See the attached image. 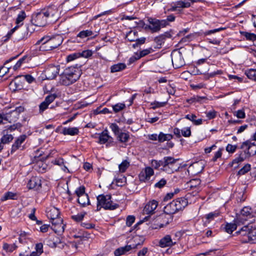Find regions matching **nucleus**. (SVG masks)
Here are the masks:
<instances>
[{
    "mask_svg": "<svg viewBox=\"0 0 256 256\" xmlns=\"http://www.w3.org/2000/svg\"><path fill=\"white\" fill-rule=\"evenodd\" d=\"M126 68V65L123 63H118L112 66L110 68L112 72H115L121 71Z\"/></svg>",
    "mask_w": 256,
    "mask_h": 256,
    "instance_id": "nucleus-34",
    "label": "nucleus"
},
{
    "mask_svg": "<svg viewBox=\"0 0 256 256\" xmlns=\"http://www.w3.org/2000/svg\"><path fill=\"white\" fill-rule=\"evenodd\" d=\"M135 218L132 216H128L126 220V224L128 226H130L134 222Z\"/></svg>",
    "mask_w": 256,
    "mask_h": 256,
    "instance_id": "nucleus-62",
    "label": "nucleus"
},
{
    "mask_svg": "<svg viewBox=\"0 0 256 256\" xmlns=\"http://www.w3.org/2000/svg\"><path fill=\"white\" fill-rule=\"evenodd\" d=\"M154 174L153 169L150 167H146L144 170H142L139 174V178L141 182L148 180L151 176Z\"/></svg>",
    "mask_w": 256,
    "mask_h": 256,
    "instance_id": "nucleus-14",
    "label": "nucleus"
},
{
    "mask_svg": "<svg viewBox=\"0 0 256 256\" xmlns=\"http://www.w3.org/2000/svg\"><path fill=\"white\" fill-rule=\"evenodd\" d=\"M47 244L52 248L56 247L57 246V241H54V238L52 240V238L47 240Z\"/></svg>",
    "mask_w": 256,
    "mask_h": 256,
    "instance_id": "nucleus-64",
    "label": "nucleus"
},
{
    "mask_svg": "<svg viewBox=\"0 0 256 256\" xmlns=\"http://www.w3.org/2000/svg\"><path fill=\"white\" fill-rule=\"evenodd\" d=\"M184 118L192 121L195 125L201 124L203 122V120L202 118L196 120V116L192 114L186 115Z\"/></svg>",
    "mask_w": 256,
    "mask_h": 256,
    "instance_id": "nucleus-28",
    "label": "nucleus"
},
{
    "mask_svg": "<svg viewBox=\"0 0 256 256\" xmlns=\"http://www.w3.org/2000/svg\"><path fill=\"white\" fill-rule=\"evenodd\" d=\"M152 50V48H150L140 51V54H136V56H137L136 58H140L143 56L148 55V54H150Z\"/></svg>",
    "mask_w": 256,
    "mask_h": 256,
    "instance_id": "nucleus-44",
    "label": "nucleus"
},
{
    "mask_svg": "<svg viewBox=\"0 0 256 256\" xmlns=\"http://www.w3.org/2000/svg\"><path fill=\"white\" fill-rule=\"evenodd\" d=\"M59 72L60 66L52 65L46 69L44 74L47 79L52 80L56 78Z\"/></svg>",
    "mask_w": 256,
    "mask_h": 256,
    "instance_id": "nucleus-10",
    "label": "nucleus"
},
{
    "mask_svg": "<svg viewBox=\"0 0 256 256\" xmlns=\"http://www.w3.org/2000/svg\"><path fill=\"white\" fill-rule=\"evenodd\" d=\"M52 162L54 164L62 166V169L64 172L68 171V168L65 165L66 162H64L63 158H58L54 160V161H52Z\"/></svg>",
    "mask_w": 256,
    "mask_h": 256,
    "instance_id": "nucleus-31",
    "label": "nucleus"
},
{
    "mask_svg": "<svg viewBox=\"0 0 256 256\" xmlns=\"http://www.w3.org/2000/svg\"><path fill=\"white\" fill-rule=\"evenodd\" d=\"M248 78L256 80V69H250L245 72Z\"/></svg>",
    "mask_w": 256,
    "mask_h": 256,
    "instance_id": "nucleus-41",
    "label": "nucleus"
},
{
    "mask_svg": "<svg viewBox=\"0 0 256 256\" xmlns=\"http://www.w3.org/2000/svg\"><path fill=\"white\" fill-rule=\"evenodd\" d=\"M45 38H48V41L53 49L58 48L63 42V38L62 36L60 34L51 37L50 36H45Z\"/></svg>",
    "mask_w": 256,
    "mask_h": 256,
    "instance_id": "nucleus-12",
    "label": "nucleus"
},
{
    "mask_svg": "<svg viewBox=\"0 0 256 256\" xmlns=\"http://www.w3.org/2000/svg\"><path fill=\"white\" fill-rule=\"evenodd\" d=\"M3 249L6 252H11L16 250V246L14 244H8L4 243L3 244Z\"/></svg>",
    "mask_w": 256,
    "mask_h": 256,
    "instance_id": "nucleus-42",
    "label": "nucleus"
},
{
    "mask_svg": "<svg viewBox=\"0 0 256 256\" xmlns=\"http://www.w3.org/2000/svg\"><path fill=\"white\" fill-rule=\"evenodd\" d=\"M78 202L83 207L89 205L90 202L88 194H84L78 197Z\"/></svg>",
    "mask_w": 256,
    "mask_h": 256,
    "instance_id": "nucleus-27",
    "label": "nucleus"
},
{
    "mask_svg": "<svg viewBox=\"0 0 256 256\" xmlns=\"http://www.w3.org/2000/svg\"><path fill=\"white\" fill-rule=\"evenodd\" d=\"M16 194L12 192H6L1 198L2 201H4L8 200H14Z\"/></svg>",
    "mask_w": 256,
    "mask_h": 256,
    "instance_id": "nucleus-38",
    "label": "nucleus"
},
{
    "mask_svg": "<svg viewBox=\"0 0 256 256\" xmlns=\"http://www.w3.org/2000/svg\"><path fill=\"white\" fill-rule=\"evenodd\" d=\"M237 148V146L228 144L226 147V150L229 153H234Z\"/></svg>",
    "mask_w": 256,
    "mask_h": 256,
    "instance_id": "nucleus-57",
    "label": "nucleus"
},
{
    "mask_svg": "<svg viewBox=\"0 0 256 256\" xmlns=\"http://www.w3.org/2000/svg\"><path fill=\"white\" fill-rule=\"evenodd\" d=\"M44 12H45L48 18L50 16L54 17L57 15L58 10L56 6H52L48 7L46 10L44 11Z\"/></svg>",
    "mask_w": 256,
    "mask_h": 256,
    "instance_id": "nucleus-29",
    "label": "nucleus"
},
{
    "mask_svg": "<svg viewBox=\"0 0 256 256\" xmlns=\"http://www.w3.org/2000/svg\"><path fill=\"white\" fill-rule=\"evenodd\" d=\"M166 184V180L164 178H162L159 182L155 184L154 186L161 188Z\"/></svg>",
    "mask_w": 256,
    "mask_h": 256,
    "instance_id": "nucleus-61",
    "label": "nucleus"
},
{
    "mask_svg": "<svg viewBox=\"0 0 256 256\" xmlns=\"http://www.w3.org/2000/svg\"><path fill=\"white\" fill-rule=\"evenodd\" d=\"M48 105L49 104L45 100L42 102L39 106L40 112H42L44 110H46L48 108Z\"/></svg>",
    "mask_w": 256,
    "mask_h": 256,
    "instance_id": "nucleus-63",
    "label": "nucleus"
},
{
    "mask_svg": "<svg viewBox=\"0 0 256 256\" xmlns=\"http://www.w3.org/2000/svg\"><path fill=\"white\" fill-rule=\"evenodd\" d=\"M110 139L112 140V138L108 135V131L105 130L100 134L99 143L100 144H105Z\"/></svg>",
    "mask_w": 256,
    "mask_h": 256,
    "instance_id": "nucleus-26",
    "label": "nucleus"
},
{
    "mask_svg": "<svg viewBox=\"0 0 256 256\" xmlns=\"http://www.w3.org/2000/svg\"><path fill=\"white\" fill-rule=\"evenodd\" d=\"M80 76V71L78 68L70 66L66 68L60 75V82L64 86H69L78 80Z\"/></svg>",
    "mask_w": 256,
    "mask_h": 256,
    "instance_id": "nucleus-1",
    "label": "nucleus"
},
{
    "mask_svg": "<svg viewBox=\"0 0 256 256\" xmlns=\"http://www.w3.org/2000/svg\"><path fill=\"white\" fill-rule=\"evenodd\" d=\"M151 164H152V166L154 167L156 169L158 168L160 166H162V168H163L164 164H164V159L162 160H161L160 161H158V160H152Z\"/></svg>",
    "mask_w": 256,
    "mask_h": 256,
    "instance_id": "nucleus-46",
    "label": "nucleus"
},
{
    "mask_svg": "<svg viewBox=\"0 0 256 256\" xmlns=\"http://www.w3.org/2000/svg\"><path fill=\"white\" fill-rule=\"evenodd\" d=\"M190 196V194H188L186 195V198H180L173 200L164 206V212L168 214H172L182 210L188 205V198Z\"/></svg>",
    "mask_w": 256,
    "mask_h": 256,
    "instance_id": "nucleus-2",
    "label": "nucleus"
},
{
    "mask_svg": "<svg viewBox=\"0 0 256 256\" xmlns=\"http://www.w3.org/2000/svg\"><path fill=\"white\" fill-rule=\"evenodd\" d=\"M244 36L246 37V40L254 41L256 40V34H252V33H250L248 32H244Z\"/></svg>",
    "mask_w": 256,
    "mask_h": 256,
    "instance_id": "nucleus-50",
    "label": "nucleus"
},
{
    "mask_svg": "<svg viewBox=\"0 0 256 256\" xmlns=\"http://www.w3.org/2000/svg\"><path fill=\"white\" fill-rule=\"evenodd\" d=\"M56 96L55 94H52L48 96L44 100L50 104L52 103L56 98Z\"/></svg>",
    "mask_w": 256,
    "mask_h": 256,
    "instance_id": "nucleus-59",
    "label": "nucleus"
},
{
    "mask_svg": "<svg viewBox=\"0 0 256 256\" xmlns=\"http://www.w3.org/2000/svg\"><path fill=\"white\" fill-rule=\"evenodd\" d=\"M250 170V164H245L241 169L238 172V174L240 175H243L248 172Z\"/></svg>",
    "mask_w": 256,
    "mask_h": 256,
    "instance_id": "nucleus-45",
    "label": "nucleus"
},
{
    "mask_svg": "<svg viewBox=\"0 0 256 256\" xmlns=\"http://www.w3.org/2000/svg\"><path fill=\"white\" fill-rule=\"evenodd\" d=\"M48 38H45V36H44L38 40L36 43V46L40 45L39 47V50L40 51H48L53 50V48L51 47L50 43L48 41Z\"/></svg>",
    "mask_w": 256,
    "mask_h": 256,
    "instance_id": "nucleus-13",
    "label": "nucleus"
},
{
    "mask_svg": "<svg viewBox=\"0 0 256 256\" xmlns=\"http://www.w3.org/2000/svg\"><path fill=\"white\" fill-rule=\"evenodd\" d=\"M124 108L125 104L122 103L117 104L112 106L113 110L116 112L120 111Z\"/></svg>",
    "mask_w": 256,
    "mask_h": 256,
    "instance_id": "nucleus-53",
    "label": "nucleus"
},
{
    "mask_svg": "<svg viewBox=\"0 0 256 256\" xmlns=\"http://www.w3.org/2000/svg\"><path fill=\"white\" fill-rule=\"evenodd\" d=\"M138 245H140L139 244H133L119 248L115 250L114 254L116 256H120L121 255L124 254L131 250L136 248Z\"/></svg>",
    "mask_w": 256,
    "mask_h": 256,
    "instance_id": "nucleus-15",
    "label": "nucleus"
},
{
    "mask_svg": "<svg viewBox=\"0 0 256 256\" xmlns=\"http://www.w3.org/2000/svg\"><path fill=\"white\" fill-rule=\"evenodd\" d=\"M154 42L158 44L161 46L162 44L164 42V36H162V35H160L156 38H155Z\"/></svg>",
    "mask_w": 256,
    "mask_h": 256,
    "instance_id": "nucleus-56",
    "label": "nucleus"
},
{
    "mask_svg": "<svg viewBox=\"0 0 256 256\" xmlns=\"http://www.w3.org/2000/svg\"><path fill=\"white\" fill-rule=\"evenodd\" d=\"M42 252L43 244L42 243H38L36 246V252H32L30 256H40Z\"/></svg>",
    "mask_w": 256,
    "mask_h": 256,
    "instance_id": "nucleus-35",
    "label": "nucleus"
},
{
    "mask_svg": "<svg viewBox=\"0 0 256 256\" xmlns=\"http://www.w3.org/2000/svg\"><path fill=\"white\" fill-rule=\"evenodd\" d=\"M75 192L78 197L84 194H86L85 192V188L84 186H80V187L78 188L76 190Z\"/></svg>",
    "mask_w": 256,
    "mask_h": 256,
    "instance_id": "nucleus-55",
    "label": "nucleus"
},
{
    "mask_svg": "<svg viewBox=\"0 0 256 256\" xmlns=\"http://www.w3.org/2000/svg\"><path fill=\"white\" fill-rule=\"evenodd\" d=\"M158 202L154 200L150 201L145 206L144 208V214H150L154 213V210L158 206Z\"/></svg>",
    "mask_w": 256,
    "mask_h": 256,
    "instance_id": "nucleus-17",
    "label": "nucleus"
},
{
    "mask_svg": "<svg viewBox=\"0 0 256 256\" xmlns=\"http://www.w3.org/2000/svg\"><path fill=\"white\" fill-rule=\"evenodd\" d=\"M60 212L58 209L55 207H52L47 212V216L50 220H54L59 217Z\"/></svg>",
    "mask_w": 256,
    "mask_h": 256,
    "instance_id": "nucleus-25",
    "label": "nucleus"
},
{
    "mask_svg": "<svg viewBox=\"0 0 256 256\" xmlns=\"http://www.w3.org/2000/svg\"><path fill=\"white\" fill-rule=\"evenodd\" d=\"M181 134L184 137H190L191 136V130L190 127L184 128L181 130Z\"/></svg>",
    "mask_w": 256,
    "mask_h": 256,
    "instance_id": "nucleus-48",
    "label": "nucleus"
},
{
    "mask_svg": "<svg viewBox=\"0 0 256 256\" xmlns=\"http://www.w3.org/2000/svg\"><path fill=\"white\" fill-rule=\"evenodd\" d=\"M220 215V213L218 212H214L209 213L206 214V218L210 221H211L216 217H218Z\"/></svg>",
    "mask_w": 256,
    "mask_h": 256,
    "instance_id": "nucleus-52",
    "label": "nucleus"
},
{
    "mask_svg": "<svg viewBox=\"0 0 256 256\" xmlns=\"http://www.w3.org/2000/svg\"><path fill=\"white\" fill-rule=\"evenodd\" d=\"M61 134L64 135H70L72 136L78 135L79 133V130L76 127L73 128H64Z\"/></svg>",
    "mask_w": 256,
    "mask_h": 256,
    "instance_id": "nucleus-22",
    "label": "nucleus"
},
{
    "mask_svg": "<svg viewBox=\"0 0 256 256\" xmlns=\"http://www.w3.org/2000/svg\"><path fill=\"white\" fill-rule=\"evenodd\" d=\"M130 138V136L128 133L120 132L117 135L118 140L121 142H126Z\"/></svg>",
    "mask_w": 256,
    "mask_h": 256,
    "instance_id": "nucleus-36",
    "label": "nucleus"
},
{
    "mask_svg": "<svg viewBox=\"0 0 256 256\" xmlns=\"http://www.w3.org/2000/svg\"><path fill=\"white\" fill-rule=\"evenodd\" d=\"M50 220L52 226L58 227L56 229L55 228H53L56 232H64V225L62 224V219L60 217H58V218H56L54 220Z\"/></svg>",
    "mask_w": 256,
    "mask_h": 256,
    "instance_id": "nucleus-19",
    "label": "nucleus"
},
{
    "mask_svg": "<svg viewBox=\"0 0 256 256\" xmlns=\"http://www.w3.org/2000/svg\"><path fill=\"white\" fill-rule=\"evenodd\" d=\"M86 213H80L72 216V218L76 222H80L84 218Z\"/></svg>",
    "mask_w": 256,
    "mask_h": 256,
    "instance_id": "nucleus-51",
    "label": "nucleus"
},
{
    "mask_svg": "<svg viewBox=\"0 0 256 256\" xmlns=\"http://www.w3.org/2000/svg\"><path fill=\"white\" fill-rule=\"evenodd\" d=\"M173 138V136L171 134H164L160 132L158 135V140L160 142H162L164 141H169Z\"/></svg>",
    "mask_w": 256,
    "mask_h": 256,
    "instance_id": "nucleus-30",
    "label": "nucleus"
},
{
    "mask_svg": "<svg viewBox=\"0 0 256 256\" xmlns=\"http://www.w3.org/2000/svg\"><path fill=\"white\" fill-rule=\"evenodd\" d=\"M206 98L204 96H194L192 98L188 100L187 101L189 103H192L194 102H200L202 100L206 99Z\"/></svg>",
    "mask_w": 256,
    "mask_h": 256,
    "instance_id": "nucleus-47",
    "label": "nucleus"
},
{
    "mask_svg": "<svg viewBox=\"0 0 256 256\" xmlns=\"http://www.w3.org/2000/svg\"><path fill=\"white\" fill-rule=\"evenodd\" d=\"M93 34V32L90 30H85L80 32L77 35V37H79L81 38H84L88 36H92Z\"/></svg>",
    "mask_w": 256,
    "mask_h": 256,
    "instance_id": "nucleus-40",
    "label": "nucleus"
},
{
    "mask_svg": "<svg viewBox=\"0 0 256 256\" xmlns=\"http://www.w3.org/2000/svg\"><path fill=\"white\" fill-rule=\"evenodd\" d=\"M27 187L30 190H39L42 188V179L38 176H33L28 182Z\"/></svg>",
    "mask_w": 256,
    "mask_h": 256,
    "instance_id": "nucleus-11",
    "label": "nucleus"
},
{
    "mask_svg": "<svg viewBox=\"0 0 256 256\" xmlns=\"http://www.w3.org/2000/svg\"><path fill=\"white\" fill-rule=\"evenodd\" d=\"M240 148L246 152V154L248 158L256 154V144L248 140L244 142Z\"/></svg>",
    "mask_w": 256,
    "mask_h": 256,
    "instance_id": "nucleus-7",
    "label": "nucleus"
},
{
    "mask_svg": "<svg viewBox=\"0 0 256 256\" xmlns=\"http://www.w3.org/2000/svg\"><path fill=\"white\" fill-rule=\"evenodd\" d=\"M176 244V242L172 239L170 235H166L159 242V246L162 248L172 246Z\"/></svg>",
    "mask_w": 256,
    "mask_h": 256,
    "instance_id": "nucleus-16",
    "label": "nucleus"
},
{
    "mask_svg": "<svg viewBox=\"0 0 256 256\" xmlns=\"http://www.w3.org/2000/svg\"><path fill=\"white\" fill-rule=\"evenodd\" d=\"M26 136L24 134L20 136L15 141L14 143L12 144L11 150V154L15 152L19 148L21 144L24 142L25 140Z\"/></svg>",
    "mask_w": 256,
    "mask_h": 256,
    "instance_id": "nucleus-21",
    "label": "nucleus"
},
{
    "mask_svg": "<svg viewBox=\"0 0 256 256\" xmlns=\"http://www.w3.org/2000/svg\"><path fill=\"white\" fill-rule=\"evenodd\" d=\"M17 29V26H15L14 28H12L6 34V36L3 38L2 41L4 42H6L12 36V34L15 32V30Z\"/></svg>",
    "mask_w": 256,
    "mask_h": 256,
    "instance_id": "nucleus-58",
    "label": "nucleus"
},
{
    "mask_svg": "<svg viewBox=\"0 0 256 256\" xmlns=\"http://www.w3.org/2000/svg\"><path fill=\"white\" fill-rule=\"evenodd\" d=\"M26 18V14L24 10H22L20 12L19 14L18 15V17L16 19V22L17 24L16 26H17V28L20 26L22 25L23 20L25 19Z\"/></svg>",
    "mask_w": 256,
    "mask_h": 256,
    "instance_id": "nucleus-33",
    "label": "nucleus"
},
{
    "mask_svg": "<svg viewBox=\"0 0 256 256\" xmlns=\"http://www.w3.org/2000/svg\"><path fill=\"white\" fill-rule=\"evenodd\" d=\"M248 158V157L247 156V155L246 154V152L242 150L238 156L232 160V165L234 166L236 164L235 167L237 168L238 167L239 164L244 162L245 160Z\"/></svg>",
    "mask_w": 256,
    "mask_h": 256,
    "instance_id": "nucleus-23",
    "label": "nucleus"
},
{
    "mask_svg": "<svg viewBox=\"0 0 256 256\" xmlns=\"http://www.w3.org/2000/svg\"><path fill=\"white\" fill-rule=\"evenodd\" d=\"M47 18L45 12L43 11L33 16L32 20L34 22V25L38 26H44L46 24Z\"/></svg>",
    "mask_w": 256,
    "mask_h": 256,
    "instance_id": "nucleus-9",
    "label": "nucleus"
},
{
    "mask_svg": "<svg viewBox=\"0 0 256 256\" xmlns=\"http://www.w3.org/2000/svg\"><path fill=\"white\" fill-rule=\"evenodd\" d=\"M206 117L209 119L211 120L214 118L216 116V112L214 110H210L206 112Z\"/></svg>",
    "mask_w": 256,
    "mask_h": 256,
    "instance_id": "nucleus-60",
    "label": "nucleus"
},
{
    "mask_svg": "<svg viewBox=\"0 0 256 256\" xmlns=\"http://www.w3.org/2000/svg\"><path fill=\"white\" fill-rule=\"evenodd\" d=\"M234 222V223H226L224 228L228 234H232L236 228L237 224H239Z\"/></svg>",
    "mask_w": 256,
    "mask_h": 256,
    "instance_id": "nucleus-32",
    "label": "nucleus"
},
{
    "mask_svg": "<svg viewBox=\"0 0 256 256\" xmlns=\"http://www.w3.org/2000/svg\"><path fill=\"white\" fill-rule=\"evenodd\" d=\"M250 225L249 224L244 226L242 228H241V229L238 232H236V233L237 234H240L242 236V238L241 239V241L242 242V240L244 238H247L248 236L250 235Z\"/></svg>",
    "mask_w": 256,
    "mask_h": 256,
    "instance_id": "nucleus-24",
    "label": "nucleus"
},
{
    "mask_svg": "<svg viewBox=\"0 0 256 256\" xmlns=\"http://www.w3.org/2000/svg\"><path fill=\"white\" fill-rule=\"evenodd\" d=\"M178 159H174L171 156H165L164 158V171L167 173H172L179 168V166L176 164Z\"/></svg>",
    "mask_w": 256,
    "mask_h": 256,
    "instance_id": "nucleus-5",
    "label": "nucleus"
},
{
    "mask_svg": "<svg viewBox=\"0 0 256 256\" xmlns=\"http://www.w3.org/2000/svg\"><path fill=\"white\" fill-rule=\"evenodd\" d=\"M110 195H99L97 197V200L99 204L105 210H114L118 208V205L114 203L111 200Z\"/></svg>",
    "mask_w": 256,
    "mask_h": 256,
    "instance_id": "nucleus-4",
    "label": "nucleus"
},
{
    "mask_svg": "<svg viewBox=\"0 0 256 256\" xmlns=\"http://www.w3.org/2000/svg\"><path fill=\"white\" fill-rule=\"evenodd\" d=\"M252 209L248 206H246L241 210L240 214L236 216L234 222L238 224H244L245 221L250 220V222H252V220L250 219L252 218Z\"/></svg>",
    "mask_w": 256,
    "mask_h": 256,
    "instance_id": "nucleus-6",
    "label": "nucleus"
},
{
    "mask_svg": "<svg viewBox=\"0 0 256 256\" xmlns=\"http://www.w3.org/2000/svg\"><path fill=\"white\" fill-rule=\"evenodd\" d=\"M178 8H188L190 6V2L187 0H180L176 2Z\"/></svg>",
    "mask_w": 256,
    "mask_h": 256,
    "instance_id": "nucleus-37",
    "label": "nucleus"
},
{
    "mask_svg": "<svg viewBox=\"0 0 256 256\" xmlns=\"http://www.w3.org/2000/svg\"><path fill=\"white\" fill-rule=\"evenodd\" d=\"M24 108L22 106L16 107L14 110L8 113L10 114V118L9 122H15L18 118L19 114L22 112H24Z\"/></svg>",
    "mask_w": 256,
    "mask_h": 256,
    "instance_id": "nucleus-18",
    "label": "nucleus"
},
{
    "mask_svg": "<svg viewBox=\"0 0 256 256\" xmlns=\"http://www.w3.org/2000/svg\"><path fill=\"white\" fill-rule=\"evenodd\" d=\"M171 56L172 65L175 68H180L184 65V61L180 52H173Z\"/></svg>",
    "mask_w": 256,
    "mask_h": 256,
    "instance_id": "nucleus-8",
    "label": "nucleus"
},
{
    "mask_svg": "<svg viewBox=\"0 0 256 256\" xmlns=\"http://www.w3.org/2000/svg\"><path fill=\"white\" fill-rule=\"evenodd\" d=\"M28 59L27 56H24L22 58H20L16 63V64L14 66L13 69L16 70L18 69L22 64L26 62V60Z\"/></svg>",
    "mask_w": 256,
    "mask_h": 256,
    "instance_id": "nucleus-43",
    "label": "nucleus"
},
{
    "mask_svg": "<svg viewBox=\"0 0 256 256\" xmlns=\"http://www.w3.org/2000/svg\"><path fill=\"white\" fill-rule=\"evenodd\" d=\"M130 166V162L127 160H124L119 165V171L120 172H124Z\"/></svg>",
    "mask_w": 256,
    "mask_h": 256,
    "instance_id": "nucleus-39",
    "label": "nucleus"
},
{
    "mask_svg": "<svg viewBox=\"0 0 256 256\" xmlns=\"http://www.w3.org/2000/svg\"><path fill=\"white\" fill-rule=\"evenodd\" d=\"M110 128H111L112 130L114 133V134L116 136L120 132L119 127L115 123L111 124L110 125Z\"/></svg>",
    "mask_w": 256,
    "mask_h": 256,
    "instance_id": "nucleus-54",
    "label": "nucleus"
},
{
    "mask_svg": "<svg viewBox=\"0 0 256 256\" xmlns=\"http://www.w3.org/2000/svg\"><path fill=\"white\" fill-rule=\"evenodd\" d=\"M13 140V136L12 134H6L4 135L1 138L2 142L8 144L11 142Z\"/></svg>",
    "mask_w": 256,
    "mask_h": 256,
    "instance_id": "nucleus-49",
    "label": "nucleus"
},
{
    "mask_svg": "<svg viewBox=\"0 0 256 256\" xmlns=\"http://www.w3.org/2000/svg\"><path fill=\"white\" fill-rule=\"evenodd\" d=\"M252 226H250V235L247 238L242 240V242L256 243V229H252Z\"/></svg>",
    "mask_w": 256,
    "mask_h": 256,
    "instance_id": "nucleus-20",
    "label": "nucleus"
},
{
    "mask_svg": "<svg viewBox=\"0 0 256 256\" xmlns=\"http://www.w3.org/2000/svg\"><path fill=\"white\" fill-rule=\"evenodd\" d=\"M148 21L149 24L146 25L144 28L150 30L152 32H158L162 28L168 25V23L164 20H159L152 18H148Z\"/></svg>",
    "mask_w": 256,
    "mask_h": 256,
    "instance_id": "nucleus-3",
    "label": "nucleus"
}]
</instances>
